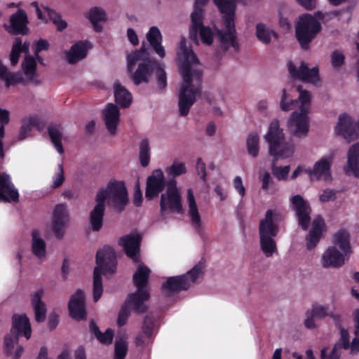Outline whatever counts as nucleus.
<instances>
[{"mask_svg": "<svg viewBox=\"0 0 359 359\" xmlns=\"http://www.w3.org/2000/svg\"><path fill=\"white\" fill-rule=\"evenodd\" d=\"M97 266L93 272V300L97 302L103 292L102 273H114L116 269V257L114 248L104 246L96 254Z\"/></svg>", "mask_w": 359, "mask_h": 359, "instance_id": "5", "label": "nucleus"}, {"mask_svg": "<svg viewBox=\"0 0 359 359\" xmlns=\"http://www.w3.org/2000/svg\"><path fill=\"white\" fill-rule=\"evenodd\" d=\"M166 172L168 175L175 177L186 173L187 168L184 163L174 161L172 165L166 168Z\"/></svg>", "mask_w": 359, "mask_h": 359, "instance_id": "49", "label": "nucleus"}, {"mask_svg": "<svg viewBox=\"0 0 359 359\" xmlns=\"http://www.w3.org/2000/svg\"><path fill=\"white\" fill-rule=\"evenodd\" d=\"M59 323V316L55 313H51L48 316V327L50 330H55Z\"/></svg>", "mask_w": 359, "mask_h": 359, "instance_id": "63", "label": "nucleus"}, {"mask_svg": "<svg viewBox=\"0 0 359 359\" xmlns=\"http://www.w3.org/2000/svg\"><path fill=\"white\" fill-rule=\"evenodd\" d=\"M142 237L139 233H130L120 238L118 244L123 246L126 255L134 258L139 253Z\"/></svg>", "mask_w": 359, "mask_h": 359, "instance_id": "25", "label": "nucleus"}, {"mask_svg": "<svg viewBox=\"0 0 359 359\" xmlns=\"http://www.w3.org/2000/svg\"><path fill=\"white\" fill-rule=\"evenodd\" d=\"M128 351V344L124 340H118L115 342L114 358L125 359Z\"/></svg>", "mask_w": 359, "mask_h": 359, "instance_id": "50", "label": "nucleus"}, {"mask_svg": "<svg viewBox=\"0 0 359 359\" xmlns=\"http://www.w3.org/2000/svg\"><path fill=\"white\" fill-rule=\"evenodd\" d=\"M333 163V156H324L320 160L316 161L313 168L306 170V172L311 177H315L316 180L323 178L324 180H330L332 179L331 168Z\"/></svg>", "mask_w": 359, "mask_h": 359, "instance_id": "19", "label": "nucleus"}, {"mask_svg": "<svg viewBox=\"0 0 359 359\" xmlns=\"http://www.w3.org/2000/svg\"><path fill=\"white\" fill-rule=\"evenodd\" d=\"M102 193L108 199V204L121 212L125 209L128 202V191L123 182L110 181L106 189H100L97 194Z\"/></svg>", "mask_w": 359, "mask_h": 359, "instance_id": "10", "label": "nucleus"}, {"mask_svg": "<svg viewBox=\"0 0 359 359\" xmlns=\"http://www.w3.org/2000/svg\"><path fill=\"white\" fill-rule=\"evenodd\" d=\"M325 228V221L321 215H317L313 220L311 229L306 237V248H314L320 241Z\"/></svg>", "mask_w": 359, "mask_h": 359, "instance_id": "24", "label": "nucleus"}, {"mask_svg": "<svg viewBox=\"0 0 359 359\" xmlns=\"http://www.w3.org/2000/svg\"><path fill=\"white\" fill-rule=\"evenodd\" d=\"M204 267V264L199 262L187 273L169 277L162 284V290L169 293H178L181 291L187 290L191 284L195 283L199 276L203 273Z\"/></svg>", "mask_w": 359, "mask_h": 359, "instance_id": "9", "label": "nucleus"}, {"mask_svg": "<svg viewBox=\"0 0 359 359\" xmlns=\"http://www.w3.org/2000/svg\"><path fill=\"white\" fill-rule=\"evenodd\" d=\"M280 215L272 210H266L264 218L259 224V235L260 248L264 254L271 257L277 250L274 240L279 232L278 221Z\"/></svg>", "mask_w": 359, "mask_h": 359, "instance_id": "6", "label": "nucleus"}, {"mask_svg": "<svg viewBox=\"0 0 359 359\" xmlns=\"http://www.w3.org/2000/svg\"><path fill=\"white\" fill-rule=\"evenodd\" d=\"M96 205L90 213V222L93 231H99L103 224L105 212V196L102 193L96 195Z\"/></svg>", "mask_w": 359, "mask_h": 359, "instance_id": "22", "label": "nucleus"}, {"mask_svg": "<svg viewBox=\"0 0 359 359\" xmlns=\"http://www.w3.org/2000/svg\"><path fill=\"white\" fill-rule=\"evenodd\" d=\"M187 201L189 203V215L191 223L194 226L195 229L200 231L201 229V219L191 189L187 190Z\"/></svg>", "mask_w": 359, "mask_h": 359, "instance_id": "33", "label": "nucleus"}, {"mask_svg": "<svg viewBox=\"0 0 359 359\" xmlns=\"http://www.w3.org/2000/svg\"><path fill=\"white\" fill-rule=\"evenodd\" d=\"M154 66L155 77L157 86L160 90H163L167 86V74L164 69L163 64L158 61H151Z\"/></svg>", "mask_w": 359, "mask_h": 359, "instance_id": "40", "label": "nucleus"}, {"mask_svg": "<svg viewBox=\"0 0 359 359\" xmlns=\"http://www.w3.org/2000/svg\"><path fill=\"white\" fill-rule=\"evenodd\" d=\"M130 311L131 309H130L125 304H123V305L121 306L119 312H118V318H117V325L118 327H122L124 325H126V323H127V320H128V318L130 314Z\"/></svg>", "mask_w": 359, "mask_h": 359, "instance_id": "52", "label": "nucleus"}, {"mask_svg": "<svg viewBox=\"0 0 359 359\" xmlns=\"http://www.w3.org/2000/svg\"><path fill=\"white\" fill-rule=\"evenodd\" d=\"M345 61L344 55L339 50H335L331 54V64L335 69L341 67Z\"/></svg>", "mask_w": 359, "mask_h": 359, "instance_id": "53", "label": "nucleus"}, {"mask_svg": "<svg viewBox=\"0 0 359 359\" xmlns=\"http://www.w3.org/2000/svg\"><path fill=\"white\" fill-rule=\"evenodd\" d=\"M340 338L339 343L336 344L337 345V350L339 348H343L345 350H347L350 348V341H349V334L348 331L345 329H340Z\"/></svg>", "mask_w": 359, "mask_h": 359, "instance_id": "54", "label": "nucleus"}, {"mask_svg": "<svg viewBox=\"0 0 359 359\" xmlns=\"http://www.w3.org/2000/svg\"><path fill=\"white\" fill-rule=\"evenodd\" d=\"M287 67L290 76L294 79L311 83L319 81V69L317 67L310 69L304 62H302L297 68L292 61H289Z\"/></svg>", "mask_w": 359, "mask_h": 359, "instance_id": "14", "label": "nucleus"}, {"mask_svg": "<svg viewBox=\"0 0 359 359\" xmlns=\"http://www.w3.org/2000/svg\"><path fill=\"white\" fill-rule=\"evenodd\" d=\"M70 317L77 321L86 319V309L84 292L79 289L72 294L68 303Z\"/></svg>", "mask_w": 359, "mask_h": 359, "instance_id": "18", "label": "nucleus"}, {"mask_svg": "<svg viewBox=\"0 0 359 359\" xmlns=\"http://www.w3.org/2000/svg\"><path fill=\"white\" fill-rule=\"evenodd\" d=\"M290 170V165L284 167L273 166L272 173L278 180H287Z\"/></svg>", "mask_w": 359, "mask_h": 359, "instance_id": "51", "label": "nucleus"}, {"mask_svg": "<svg viewBox=\"0 0 359 359\" xmlns=\"http://www.w3.org/2000/svg\"><path fill=\"white\" fill-rule=\"evenodd\" d=\"M18 335H24L27 339L31 337L32 328L29 320L25 314H14L12 317V328Z\"/></svg>", "mask_w": 359, "mask_h": 359, "instance_id": "28", "label": "nucleus"}, {"mask_svg": "<svg viewBox=\"0 0 359 359\" xmlns=\"http://www.w3.org/2000/svg\"><path fill=\"white\" fill-rule=\"evenodd\" d=\"M58 170L59 171L53 176L52 187L55 189L60 187L65 181L64 170L62 164L59 165Z\"/></svg>", "mask_w": 359, "mask_h": 359, "instance_id": "57", "label": "nucleus"}, {"mask_svg": "<svg viewBox=\"0 0 359 359\" xmlns=\"http://www.w3.org/2000/svg\"><path fill=\"white\" fill-rule=\"evenodd\" d=\"M295 37L300 47L305 50L310 48V43L321 31L320 22L312 15L304 13L299 16L295 24Z\"/></svg>", "mask_w": 359, "mask_h": 359, "instance_id": "8", "label": "nucleus"}, {"mask_svg": "<svg viewBox=\"0 0 359 359\" xmlns=\"http://www.w3.org/2000/svg\"><path fill=\"white\" fill-rule=\"evenodd\" d=\"M4 80L6 82V86L9 87L10 86L22 83L23 78L20 73H11L8 72Z\"/></svg>", "mask_w": 359, "mask_h": 359, "instance_id": "55", "label": "nucleus"}, {"mask_svg": "<svg viewBox=\"0 0 359 359\" xmlns=\"http://www.w3.org/2000/svg\"><path fill=\"white\" fill-rule=\"evenodd\" d=\"M265 140L269 144V154L275 160L278 158H288L294 153V145L285 141L284 134L280 128L278 120L271 122Z\"/></svg>", "mask_w": 359, "mask_h": 359, "instance_id": "7", "label": "nucleus"}, {"mask_svg": "<svg viewBox=\"0 0 359 359\" xmlns=\"http://www.w3.org/2000/svg\"><path fill=\"white\" fill-rule=\"evenodd\" d=\"M150 147L147 139H144L140 144L139 158L142 167H147L150 161Z\"/></svg>", "mask_w": 359, "mask_h": 359, "instance_id": "43", "label": "nucleus"}, {"mask_svg": "<svg viewBox=\"0 0 359 359\" xmlns=\"http://www.w3.org/2000/svg\"><path fill=\"white\" fill-rule=\"evenodd\" d=\"M151 270L143 264L138 265L133 276V282L137 290H149V279Z\"/></svg>", "mask_w": 359, "mask_h": 359, "instance_id": "30", "label": "nucleus"}, {"mask_svg": "<svg viewBox=\"0 0 359 359\" xmlns=\"http://www.w3.org/2000/svg\"><path fill=\"white\" fill-rule=\"evenodd\" d=\"M327 310V306H317L313 307L310 313L312 314V317L320 318L330 316V312H328Z\"/></svg>", "mask_w": 359, "mask_h": 359, "instance_id": "60", "label": "nucleus"}, {"mask_svg": "<svg viewBox=\"0 0 359 359\" xmlns=\"http://www.w3.org/2000/svg\"><path fill=\"white\" fill-rule=\"evenodd\" d=\"M338 191L331 189H326L323 194L320 195L319 200L323 202L333 201L336 199V195Z\"/></svg>", "mask_w": 359, "mask_h": 359, "instance_id": "56", "label": "nucleus"}, {"mask_svg": "<svg viewBox=\"0 0 359 359\" xmlns=\"http://www.w3.org/2000/svg\"><path fill=\"white\" fill-rule=\"evenodd\" d=\"M297 90L299 93V98L293 100L290 98L286 90L283 89L280 107L283 111H288L296 107L300 102L299 111L292 113L287 122V126L292 134L301 137L306 135L309 132L308 114L311 106V95L309 90H303L302 86H298Z\"/></svg>", "mask_w": 359, "mask_h": 359, "instance_id": "2", "label": "nucleus"}, {"mask_svg": "<svg viewBox=\"0 0 359 359\" xmlns=\"http://www.w3.org/2000/svg\"><path fill=\"white\" fill-rule=\"evenodd\" d=\"M114 337V331L109 328L104 333L101 332V337L97 336L96 338L100 343L106 345L111 344Z\"/></svg>", "mask_w": 359, "mask_h": 359, "instance_id": "59", "label": "nucleus"}, {"mask_svg": "<svg viewBox=\"0 0 359 359\" xmlns=\"http://www.w3.org/2000/svg\"><path fill=\"white\" fill-rule=\"evenodd\" d=\"M196 170L198 175L201 176V178L205 181L206 178V170L205 164L201 158H198L196 161Z\"/></svg>", "mask_w": 359, "mask_h": 359, "instance_id": "61", "label": "nucleus"}, {"mask_svg": "<svg viewBox=\"0 0 359 359\" xmlns=\"http://www.w3.org/2000/svg\"><path fill=\"white\" fill-rule=\"evenodd\" d=\"M40 125V120L36 116L29 117L27 122H23L19 131V140H22L25 139L31 131L32 127H39Z\"/></svg>", "mask_w": 359, "mask_h": 359, "instance_id": "44", "label": "nucleus"}, {"mask_svg": "<svg viewBox=\"0 0 359 359\" xmlns=\"http://www.w3.org/2000/svg\"><path fill=\"white\" fill-rule=\"evenodd\" d=\"M90 42L78 41L74 44L70 50L66 53L67 60L69 64H75L79 60L85 58L87 55L88 48Z\"/></svg>", "mask_w": 359, "mask_h": 359, "instance_id": "29", "label": "nucleus"}, {"mask_svg": "<svg viewBox=\"0 0 359 359\" xmlns=\"http://www.w3.org/2000/svg\"><path fill=\"white\" fill-rule=\"evenodd\" d=\"M203 19L200 10L191 13V27L189 30V36L191 39L196 40L199 32L202 42L207 45H211L213 42V33L209 27L203 25Z\"/></svg>", "mask_w": 359, "mask_h": 359, "instance_id": "12", "label": "nucleus"}, {"mask_svg": "<svg viewBox=\"0 0 359 359\" xmlns=\"http://www.w3.org/2000/svg\"><path fill=\"white\" fill-rule=\"evenodd\" d=\"M334 243L337 245L345 255L351 253L350 234L345 229H340L334 236Z\"/></svg>", "mask_w": 359, "mask_h": 359, "instance_id": "36", "label": "nucleus"}, {"mask_svg": "<svg viewBox=\"0 0 359 359\" xmlns=\"http://www.w3.org/2000/svg\"><path fill=\"white\" fill-rule=\"evenodd\" d=\"M167 211L177 214L184 212L182 196L177 187H167L165 192L161 195V215H163Z\"/></svg>", "mask_w": 359, "mask_h": 359, "instance_id": "11", "label": "nucleus"}, {"mask_svg": "<svg viewBox=\"0 0 359 359\" xmlns=\"http://www.w3.org/2000/svg\"><path fill=\"white\" fill-rule=\"evenodd\" d=\"M219 12L223 14L224 30L218 29L217 36L221 48L227 51L231 46L235 50L239 49L235 27L236 0H213Z\"/></svg>", "mask_w": 359, "mask_h": 359, "instance_id": "3", "label": "nucleus"}, {"mask_svg": "<svg viewBox=\"0 0 359 359\" xmlns=\"http://www.w3.org/2000/svg\"><path fill=\"white\" fill-rule=\"evenodd\" d=\"M346 256L344 253L340 252L335 246L330 247L323 254V266L325 268L340 267L344 264Z\"/></svg>", "mask_w": 359, "mask_h": 359, "instance_id": "27", "label": "nucleus"}, {"mask_svg": "<svg viewBox=\"0 0 359 359\" xmlns=\"http://www.w3.org/2000/svg\"><path fill=\"white\" fill-rule=\"evenodd\" d=\"M259 138L257 133H251L246 140V147L248 153L253 158H255L259 154Z\"/></svg>", "mask_w": 359, "mask_h": 359, "instance_id": "42", "label": "nucleus"}, {"mask_svg": "<svg viewBox=\"0 0 359 359\" xmlns=\"http://www.w3.org/2000/svg\"><path fill=\"white\" fill-rule=\"evenodd\" d=\"M147 39L155 51V53L161 58L165 57V52L164 47L161 44L162 35L157 27H151L146 35Z\"/></svg>", "mask_w": 359, "mask_h": 359, "instance_id": "31", "label": "nucleus"}, {"mask_svg": "<svg viewBox=\"0 0 359 359\" xmlns=\"http://www.w3.org/2000/svg\"><path fill=\"white\" fill-rule=\"evenodd\" d=\"M43 294L42 290H39L32 295V304L34 307L35 320L38 323L43 322L46 316V308L41 301Z\"/></svg>", "mask_w": 359, "mask_h": 359, "instance_id": "32", "label": "nucleus"}, {"mask_svg": "<svg viewBox=\"0 0 359 359\" xmlns=\"http://www.w3.org/2000/svg\"><path fill=\"white\" fill-rule=\"evenodd\" d=\"M43 10L44 13L48 15V20L56 25L58 31L61 32L67 28V23L62 19L61 15L55 10L47 6L43 7Z\"/></svg>", "mask_w": 359, "mask_h": 359, "instance_id": "41", "label": "nucleus"}, {"mask_svg": "<svg viewBox=\"0 0 359 359\" xmlns=\"http://www.w3.org/2000/svg\"><path fill=\"white\" fill-rule=\"evenodd\" d=\"M327 348H323L320 352L321 359H339L340 354L337 350V345H334L329 354H327Z\"/></svg>", "mask_w": 359, "mask_h": 359, "instance_id": "58", "label": "nucleus"}, {"mask_svg": "<svg viewBox=\"0 0 359 359\" xmlns=\"http://www.w3.org/2000/svg\"><path fill=\"white\" fill-rule=\"evenodd\" d=\"M22 68L25 74L29 78V79L32 80L34 77L36 76V59L32 56L27 55L25 57L24 62L22 63Z\"/></svg>", "mask_w": 359, "mask_h": 359, "instance_id": "45", "label": "nucleus"}, {"mask_svg": "<svg viewBox=\"0 0 359 359\" xmlns=\"http://www.w3.org/2000/svg\"><path fill=\"white\" fill-rule=\"evenodd\" d=\"M28 24L26 12L22 9H18L10 16L9 25L5 24L4 28L9 34L13 35H27L29 32Z\"/></svg>", "mask_w": 359, "mask_h": 359, "instance_id": "17", "label": "nucleus"}, {"mask_svg": "<svg viewBox=\"0 0 359 359\" xmlns=\"http://www.w3.org/2000/svg\"><path fill=\"white\" fill-rule=\"evenodd\" d=\"M296 1L308 11H311L316 6V0H296Z\"/></svg>", "mask_w": 359, "mask_h": 359, "instance_id": "64", "label": "nucleus"}, {"mask_svg": "<svg viewBox=\"0 0 359 359\" xmlns=\"http://www.w3.org/2000/svg\"><path fill=\"white\" fill-rule=\"evenodd\" d=\"M154 327V318L149 315H147L144 318L143 324L142 326V331L143 334L148 339L151 338L153 335Z\"/></svg>", "mask_w": 359, "mask_h": 359, "instance_id": "48", "label": "nucleus"}, {"mask_svg": "<svg viewBox=\"0 0 359 359\" xmlns=\"http://www.w3.org/2000/svg\"><path fill=\"white\" fill-rule=\"evenodd\" d=\"M346 175L359 177V142L353 144L347 154V163L344 167Z\"/></svg>", "mask_w": 359, "mask_h": 359, "instance_id": "26", "label": "nucleus"}, {"mask_svg": "<svg viewBox=\"0 0 359 359\" xmlns=\"http://www.w3.org/2000/svg\"><path fill=\"white\" fill-rule=\"evenodd\" d=\"M164 174L161 169L154 170L147 177L146 182L145 197L152 200L161 193L166 186Z\"/></svg>", "mask_w": 359, "mask_h": 359, "instance_id": "15", "label": "nucleus"}, {"mask_svg": "<svg viewBox=\"0 0 359 359\" xmlns=\"http://www.w3.org/2000/svg\"><path fill=\"white\" fill-rule=\"evenodd\" d=\"M106 128L111 135H115L120 121V111L116 104L108 103L102 111Z\"/></svg>", "mask_w": 359, "mask_h": 359, "instance_id": "23", "label": "nucleus"}, {"mask_svg": "<svg viewBox=\"0 0 359 359\" xmlns=\"http://www.w3.org/2000/svg\"><path fill=\"white\" fill-rule=\"evenodd\" d=\"M127 59L128 72L131 74L130 79L133 83L139 86L142 83H149L154 71L151 61L156 60L149 57L147 49L142 46L140 50L129 54Z\"/></svg>", "mask_w": 359, "mask_h": 359, "instance_id": "4", "label": "nucleus"}, {"mask_svg": "<svg viewBox=\"0 0 359 359\" xmlns=\"http://www.w3.org/2000/svg\"><path fill=\"white\" fill-rule=\"evenodd\" d=\"M32 252L37 257L41 258L46 254V243L39 238V232L37 230H34L32 233Z\"/></svg>", "mask_w": 359, "mask_h": 359, "instance_id": "39", "label": "nucleus"}, {"mask_svg": "<svg viewBox=\"0 0 359 359\" xmlns=\"http://www.w3.org/2000/svg\"><path fill=\"white\" fill-rule=\"evenodd\" d=\"M20 53H22L21 38L17 37L15 39L10 54V60L13 66L15 65L18 62Z\"/></svg>", "mask_w": 359, "mask_h": 359, "instance_id": "47", "label": "nucleus"}, {"mask_svg": "<svg viewBox=\"0 0 359 359\" xmlns=\"http://www.w3.org/2000/svg\"><path fill=\"white\" fill-rule=\"evenodd\" d=\"M18 333H15L13 330H11L9 334L4 337V351L7 355L13 354L14 345L18 342Z\"/></svg>", "mask_w": 359, "mask_h": 359, "instance_id": "46", "label": "nucleus"}, {"mask_svg": "<svg viewBox=\"0 0 359 359\" xmlns=\"http://www.w3.org/2000/svg\"><path fill=\"white\" fill-rule=\"evenodd\" d=\"M292 209L298 219V224L302 230L306 231L311 223V208L309 203L301 195L292 197Z\"/></svg>", "mask_w": 359, "mask_h": 359, "instance_id": "13", "label": "nucleus"}, {"mask_svg": "<svg viewBox=\"0 0 359 359\" xmlns=\"http://www.w3.org/2000/svg\"><path fill=\"white\" fill-rule=\"evenodd\" d=\"M149 299V290H136L128 294L124 304L135 313L143 314L148 310L147 302Z\"/></svg>", "mask_w": 359, "mask_h": 359, "instance_id": "16", "label": "nucleus"}, {"mask_svg": "<svg viewBox=\"0 0 359 359\" xmlns=\"http://www.w3.org/2000/svg\"><path fill=\"white\" fill-rule=\"evenodd\" d=\"M256 36L259 41L264 44H269L271 41V36L275 39L278 38V34L276 32L267 28L263 23H258L256 25Z\"/></svg>", "mask_w": 359, "mask_h": 359, "instance_id": "38", "label": "nucleus"}, {"mask_svg": "<svg viewBox=\"0 0 359 359\" xmlns=\"http://www.w3.org/2000/svg\"><path fill=\"white\" fill-rule=\"evenodd\" d=\"M88 18L92 23L93 29L96 32H101L103 29L102 26L98 22H106L107 20L105 11L102 8L97 6L90 9Z\"/></svg>", "mask_w": 359, "mask_h": 359, "instance_id": "35", "label": "nucleus"}, {"mask_svg": "<svg viewBox=\"0 0 359 359\" xmlns=\"http://www.w3.org/2000/svg\"><path fill=\"white\" fill-rule=\"evenodd\" d=\"M114 90L116 104L122 108L128 107L132 102L131 93L118 81L114 83Z\"/></svg>", "mask_w": 359, "mask_h": 359, "instance_id": "34", "label": "nucleus"}, {"mask_svg": "<svg viewBox=\"0 0 359 359\" xmlns=\"http://www.w3.org/2000/svg\"><path fill=\"white\" fill-rule=\"evenodd\" d=\"M233 186L235 189L243 197L245 194V189L243 184V181L241 177L237 176L233 180Z\"/></svg>", "mask_w": 359, "mask_h": 359, "instance_id": "62", "label": "nucleus"}, {"mask_svg": "<svg viewBox=\"0 0 359 359\" xmlns=\"http://www.w3.org/2000/svg\"><path fill=\"white\" fill-rule=\"evenodd\" d=\"M0 201L18 203L19 193L9 175L0 172Z\"/></svg>", "mask_w": 359, "mask_h": 359, "instance_id": "21", "label": "nucleus"}, {"mask_svg": "<svg viewBox=\"0 0 359 359\" xmlns=\"http://www.w3.org/2000/svg\"><path fill=\"white\" fill-rule=\"evenodd\" d=\"M69 221V213L64 203L55 205L53 214L52 230L58 239L64 236V228Z\"/></svg>", "mask_w": 359, "mask_h": 359, "instance_id": "20", "label": "nucleus"}, {"mask_svg": "<svg viewBox=\"0 0 359 359\" xmlns=\"http://www.w3.org/2000/svg\"><path fill=\"white\" fill-rule=\"evenodd\" d=\"M48 133L51 142L53 144L57 152L63 154L65 150L62 144V135L58 127L55 125H49L48 127Z\"/></svg>", "mask_w": 359, "mask_h": 359, "instance_id": "37", "label": "nucleus"}, {"mask_svg": "<svg viewBox=\"0 0 359 359\" xmlns=\"http://www.w3.org/2000/svg\"><path fill=\"white\" fill-rule=\"evenodd\" d=\"M180 61V74L183 83L179 93V113L181 116L188 115L191 107L202 94L203 72L194 65L199 61L191 47H187L185 38H182L177 52Z\"/></svg>", "mask_w": 359, "mask_h": 359, "instance_id": "1", "label": "nucleus"}]
</instances>
